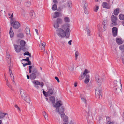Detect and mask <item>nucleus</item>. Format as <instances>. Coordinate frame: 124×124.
<instances>
[{"mask_svg": "<svg viewBox=\"0 0 124 124\" xmlns=\"http://www.w3.org/2000/svg\"><path fill=\"white\" fill-rule=\"evenodd\" d=\"M5 116H6L7 117L8 116V114L5 113H0V119H2L4 118Z\"/></svg>", "mask_w": 124, "mask_h": 124, "instance_id": "19", "label": "nucleus"}, {"mask_svg": "<svg viewBox=\"0 0 124 124\" xmlns=\"http://www.w3.org/2000/svg\"><path fill=\"white\" fill-rule=\"evenodd\" d=\"M61 43L63 45H65V44H66V42L65 41H62V42Z\"/></svg>", "mask_w": 124, "mask_h": 124, "instance_id": "56", "label": "nucleus"}, {"mask_svg": "<svg viewBox=\"0 0 124 124\" xmlns=\"http://www.w3.org/2000/svg\"><path fill=\"white\" fill-rule=\"evenodd\" d=\"M37 75L36 73H32L30 75V78L31 80H34L36 78Z\"/></svg>", "mask_w": 124, "mask_h": 124, "instance_id": "16", "label": "nucleus"}, {"mask_svg": "<svg viewBox=\"0 0 124 124\" xmlns=\"http://www.w3.org/2000/svg\"><path fill=\"white\" fill-rule=\"evenodd\" d=\"M62 105V102L61 101H59L56 102L55 105L54 106L55 107L57 108H59L61 107L60 106Z\"/></svg>", "mask_w": 124, "mask_h": 124, "instance_id": "14", "label": "nucleus"}, {"mask_svg": "<svg viewBox=\"0 0 124 124\" xmlns=\"http://www.w3.org/2000/svg\"><path fill=\"white\" fill-rule=\"evenodd\" d=\"M121 79H120L119 82L118 83L117 82V81L116 80H115L113 82L114 84V85H115V86L114 87V88H115V87H118V85H120L121 87L122 84L121 83Z\"/></svg>", "mask_w": 124, "mask_h": 124, "instance_id": "13", "label": "nucleus"}, {"mask_svg": "<svg viewBox=\"0 0 124 124\" xmlns=\"http://www.w3.org/2000/svg\"><path fill=\"white\" fill-rule=\"evenodd\" d=\"M28 63H27L28 65H31V62L29 61V60L27 62Z\"/></svg>", "mask_w": 124, "mask_h": 124, "instance_id": "58", "label": "nucleus"}, {"mask_svg": "<svg viewBox=\"0 0 124 124\" xmlns=\"http://www.w3.org/2000/svg\"><path fill=\"white\" fill-rule=\"evenodd\" d=\"M6 85H7L8 87H9L11 89H12V86L11 85H10V83L8 82V81L6 83Z\"/></svg>", "mask_w": 124, "mask_h": 124, "instance_id": "45", "label": "nucleus"}, {"mask_svg": "<svg viewBox=\"0 0 124 124\" xmlns=\"http://www.w3.org/2000/svg\"><path fill=\"white\" fill-rule=\"evenodd\" d=\"M30 15L32 19H34L36 16L35 13L34 11L30 13Z\"/></svg>", "mask_w": 124, "mask_h": 124, "instance_id": "26", "label": "nucleus"}, {"mask_svg": "<svg viewBox=\"0 0 124 124\" xmlns=\"http://www.w3.org/2000/svg\"><path fill=\"white\" fill-rule=\"evenodd\" d=\"M61 116L62 118H63L66 116L65 115L64 112L61 113Z\"/></svg>", "mask_w": 124, "mask_h": 124, "instance_id": "42", "label": "nucleus"}, {"mask_svg": "<svg viewBox=\"0 0 124 124\" xmlns=\"http://www.w3.org/2000/svg\"><path fill=\"white\" fill-rule=\"evenodd\" d=\"M6 57L8 62L10 61V56L9 54H7Z\"/></svg>", "mask_w": 124, "mask_h": 124, "instance_id": "39", "label": "nucleus"}, {"mask_svg": "<svg viewBox=\"0 0 124 124\" xmlns=\"http://www.w3.org/2000/svg\"><path fill=\"white\" fill-rule=\"evenodd\" d=\"M8 66H10V67L12 66L11 63V62L10 61H8Z\"/></svg>", "mask_w": 124, "mask_h": 124, "instance_id": "55", "label": "nucleus"}, {"mask_svg": "<svg viewBox=\"0 0 124 124\" xmlns=\"http://www.w3.org/2000/svg\"><path fill=\"white\" fill-rule=\"evenodd\" d=\"M54 78L56 80H57V82L58 83H59L60 82L59 80L57 77H54Z\"/></svg>", "mask_w": 124, "mask_h": 124, "instance_id": "52", "label": "nucleus"}, {"mask_svg": "<svg viewBox=\"0 0 124 124\" xmlns=\"http://www.w3.org/2000/svg\"><path fill=\"white\" fill-rule=\"evenodd\" d=\"M102 6L103 8L107 9H109L110 8L109 5L106 2H104L103 3Z\"/></svg>", "mask_w": 124, "mask_h": 124, "instance_id": "17", "label": "nucleus"}, {"mask_svg": "<svg viewBox=\"0 0 124 124\" xmlns=\"http://www.w3.org/2000/svg\"><path fill=\"white\" fill-rule=\"evenodd\" d=\"M53 2L55 4L58 3L57 1L56 0H53Z\"/></svg>", "mask_w": 124, "mask_h": 124, "instance_id": "62", "label": "nucleus"}, {"mask_svg": "<svg viewBox=\"0 0 124 124\" xmlns=\"http://www.w3.org/2000/svg\"><path fill=\"white\" fill-rule=\"evenodd\" d=\"M60 13L58 12H55L54 13L55 16H53V17L54 18H55L59 16Z\"/></svg>", "mask_w": 124, "mask_h": 124, "instance_id": "29", "label": "nucleus"}, {"mask_svg": "<svg viewBox=\"0 0 124 124\" xmlns=\"http://www.w3.org/2000/svg\"><path fill=\"white\" fill-rule=\"evenodd\" d=\"M101 89V88L100 86L99 88H97L95 89L96 97L97 98H99L100 99L102 97V91Z\"/></svg>", "mask_w": 124, "mask_h": 124, "instance_id": "5", "label": "nucleus"}, {"mask_svg": "<svg viewBox=\"0 0 124 124\" xmlns=\"http://www.w3.org/2000/svg\"><path fill=\"white\" fill-rule=\"evenodd\" d=\"M72 42V40H70L68 42V44L70 45H71V42Z\"/></svg>", "mask_w": 124, "mask_h": 124, "instance_id": "61", "label": "nucleus"}, {"mask_svg": "<svg viewBox=\"0 0 124 124\" xmlns=\"http://www.w3.org/2000/svg\"><path fill=\"white\" fill-rule=\"evenodd\" d=\"M29 73H36L37 76H41V74L40 72L38 71V70L36 68L34 67L33 66H32L31 65L29 66Z\"/></svg>", "mask_w": 124, "mask_h": 124, "instance_id": "4", "label": "nucleus"}, {"mask_svg": "<svg viewBox=\"0 0 124 124\" xmlns=\"http://www.w3.org/2000/svg\"><path fill=\"white\" fill-rule=\"evenodd\" d=\"M54 26L55 28H58L59 26V24L57 22H55L54 24Z\"/></svg>", "mask_w": 124, "mask_h": 124, "instance_id": "32", "label": "nucleus"}, {"mask_svg": "<svg viewBox=\"0 0 124 124\" xmlns=\"http://www.w3.org/2000/svg\"><path fill=\"white\" fill-rule=\"evenodd\" d=\"M119 17L120 20H122L124 19V15L120 14L119 16Z\"/></svg>", "mask_w": 124, "mask_h": 124, "instance_id": "38", "label": "nucleus"}, {"mask_svg": "<svg viewBox=\"0 0 124 124\" xmlns=\"http://www.w3.org/2000/svg\"><path fill=\"white\" fill-rule=\"evenodd\" d=\"M46 112L45 111L43 112L42 113V114L44 116L45 115H46Z\"/></svg>", "mask_w": 124, "mask_h": 124, "instance_id": "64", "label": "nucleus"}, {"mask_svg": "<svg viewBox=\"0 0 124 124\" xmlns=\"http://www.w3.org/2000/svg\"><path fill=\"white\" fill-rule=\"evenodd\" d=\"M54 90V88L53 86H51V87H49L46 93L47 95L49 96L53 94Z\"/></svg>", "mask_w": 124, "mask_h": 124, "instance_id": "7", "label": "nucleus"}, {"mask_svg": "<svg viewBox=\"0 0 124 124\" xmlns=\"http://www.w3.org/2000/svg\"><path fill=\"white\" fill-rule=\"evenodd\" d=\"M119 49L121 51H124V44L122 45L119 46Z\"/></svg>", "mask_w": 124, "mask_h": 124, "instance_id": "41", "label": "nucleus"}, {"mask_svg": "<svg viewBox=\"0 0 124 124\" xmlns=\"http://www.w3.org/2000/svg\"><path fill=\"white\" fill-rule=\"evenodd\" d=\"M31 5V3L29 1H27L25 4V6L26 7H29Z\"/></svg>", "mask_w": 124, "mask_h": 124, "instance_id": "30", "label": "nucleus"}, {"mask_svg": "<svg viewBox=\"0 0 124 124\" xmlns=\"http://www.w3.org/2000/svg\"><path fill=\"white\" fill-rule=\"evenodd\" d=\"M22 63L23 64V66L24 67H25L26 66V65H28V64L27 63Z\"/></svg>", "mask_w": 124, "mask_h": 124, "instance_id": "59", "label": "nucleus"}, {"mask_svg": "<svg viewBox=\"0 0 124 124\" xmlns=\"http://www.w3.org/2000/svg\"><path fill=\"white\" fill-rule=\"evenodd\" d=\"M95 80L97 84H98V85L100 86L104 80V79L103 78L100 76L98 74H96L95 76Z\"/></svg>", "mask_w": 124, "mask_h": 124, "instance_id": "3", "label": "nucleus"}, {"mask_svg": "<svg viewBox=\"0 0 124 124\" xmlns=\"http://www.w3.org/2000/svg\"><path fill=\"white\" fill-rule=\"evenodd\" d=\"M56 110L57 111L59 114H61V113L64 112V108L62 106L59 108H57Z\"/></svg>", "mask_w": 124, "mask_h": 124, "instance_id": "12", "label": "nucleus"}, {"mask_svg": "<svg viewBox=\"0 0 124 124\" xmlns=\"http://www.w3.org/2000/svg\"><path fill=\"white\" fill-rule=\"evenodd\" d=\"M80 97L81 98L82 101L84 102L85 104H86L87 101L86 98H85L83 97H82L81 95H80Z\"/></svg>", "mask_w": 124, "mask_h": 124, "instance_id": "36", "label": "nucleus"}, {"mask_svg": "<svg viewBox=\"0 0 124 124\" xmlns=\"http://www.w3.org/2000/svg\"><path fill=\"white\" fill-rule=\"evenodd\" d=\"M99 9V7L98 6H96L94 10V11L96 12Z\"/></svg>", "mask_w": 124, "mask_h": 124, "instance_id": "50", "label": "nucleus"}, {"mask_svg": "<svg viewBox=\"0 0 124 124\" xmlns=\"http://www.w3.org/2000/svg\"><path fill=\"white\" fill-rule=\"evenodd\" d=\"M121 88V87H120V88H119L118 87H115L114 89H115V90H114V91L116 93V94H118L121 91V89L120 88Z\"/></svg>", "mask_w": 124, "mask_h": 124, "instance_id": "18", "label": "nucleus"}, {"mask_svg": "<svg viewBox=\"0 0 124 124\" xmlns=\"http://www.w3.org/2000/svg\"><path fill=\"white\" fill-rule=\"evenodd\" d=\"M17 36L18 37L21 38H23L24 37V34L22 33H21L18 34H17Z\"/></svg>", "mask_w": 124, "mask_h": 124, "instance_id": "27", "label": "nucleus"}, {"mask_svg": "<svg viewBox=\"0 0 124 124\" xmlns=\"http://www.w3.org/2000/svg\"><path fill=\"white\" fill-rule=\"evenodd\" d=\"M43 94L46 97H47V96H48L47 95H46V93L47 92H45L44 91H43Z\"/></svg>", "mask_w": 124, "mask_h": 124, "instance_id": "57", "label": "nucleus"}, {"mask_svg": "<svg viewBox=\"0 0 124 124\" xmlns=\"http://www.w3.org/2000/svg\"><path fill=\"white\" fill-rule=\"evenodd\" d=\"M29 60V57H26V59H23L21 60V61H25L27 62Z\"/></svg>", "mask_w": 124, "mask_h": 124, "instance_id": "47", "label": "nucleus"}, {"mask_svg": "<svg viewBox=\"0 0 124 124\" xmlns=\"http://www.w3.org/2000/svg\"><path fill=\"white\" fill-rule=\"evenodd\" d=\"M84 12L85 13L86 15H88L89 14V12L88 10L86 8H84Z\"/></svg>", "mask_w": 124, "mask_h": 124, "instance_id": "40", "label": "nucleus"}, {"mask_svg": "<svg viewBox=\"0 0 124 124\" xmlns=\"http://www.w3.org/2000/svg\"><path fill=\"white\" fill-rule=\"evenodd\" d=\"M50 100L52 101V103L53 104L55 102V98L54 96H51L50 97Z\"/></svg>", "mask_w": 124, "mask_h": 124, "instance_id": "28", "label": "nucleus"}, {"mask_svg": "<svg viewBox=\"0 0 124 124\" xmlns=\"http://www.w3.org/2000/svg\"><path fill=\"white\" fill-rule=\"evenodd\" d=\"M13 27L15 29H18L20 26V23L17 22H15L13 24Z\"/></svg>", "mask_w": 124, "mask_h": 124, "instance_id": "10", "label": "nucleus"}, {"mask_svg": "<svg viewBox=\"0 0 124 124\" xmlns=\"http://www.w3.org/2000/svg\"><path fill=\"white\" fill-rule=\"evenodd\" d=\"M14 46L15 50L16 52L19 53L21 51V48L20 46L16 45L15 44L14 45Z\"/></svg>", "mask_w": 124, "mask_h": 124, "instance_id": "11", "label": "nucleus"}, {"mask_svg": "<svg viewBox=\"0 0 124 124\" xmlns=\"http://www.w3.org/2000/svg\"><path fill=\"white\" fill-rule=\"evenodd\" d=\"M85 79H89L90 77L88 75H86Z\"/></svg>", "mask_w": 124, "mask_h": 124, "instance_id": "54", "label": "nucleus"}, {"mask_svg": "<svg viewBox=\"0 0 124 124\" xmlns=\"http://www.w3.org/2000/svg\"><path fill=\"white\" fill-rule=\"evenodd\" d=\"M117 18L116 17L113 15L111 17V20L112 21L111 24L110 25L111 27H113L117 25Z\"/></svg>", "mask_w": 124, "mask_h": 124, "instance_id": "6", "label": "nucleus"}, {"mask_svg": "<svg viewBox=\"0 0 124 124\" xmlns=\"http://www.w3.org/2000/svg\"><path fill=\"white\" fill-rule=\"evenodd\" d=\"M78 51H76L75 53V55L76 58V59L77 60V59L78 56Z\"/></svg>", "mask_w": 124, "mask_h": 124, "instance_id": "46", "label": "nucleus"}, {"mask_svg": "<svg viewBox=\"0 0 124 124\" xmlns=\"http://www.w3.org/2000/svg\"><path fill=\"white\" fill-rule=\"evenodd\" d=\"M39 45L40 46H42V48L43 50H45L44 47L46 45V43H45L44 42L42 43H41L40 45Z\"/></svg>", "mask_w": 124, "mask_h": 124, "instance_id": "31", "label": "nucleus"}, {"mask_svg": "<svg viewBox=\"0 0 124 124\" xmlns=\"http://www.w3.org/2000/svg\"><path fill=\"white\" fill-rule=\"evenodd\" d=\"M106 124H115L113 122H111L110 121H108L107 123Z\"/></svg>", "mask_w": 124, "mask_h": 124, "instance_id": "53", "label": "nucleus"}, {"mask_svg": "<svg viewBox=\"0 0 124 124\" xmlns=\"http://www.w3.org/2000/svg\"><path fill=\"white\" fill-rule=\"evenodd\" d=\"M30 53L29 52H26L25 53H24L23 54V55H29V54Z\"/></svg>", "mask_w": 124, "mask_h": 124, "instance_id": "51", "label": "nucleus"}, {"mask_svg": "<svg viewBox=\"0 0 124 124\" xmlns=\"http://www.w3.org/2000/svg\"><path fill=\"white\" fill-rule=\"evenodd\" d=\"M62 119H63V121L65 122H67L68 120V117L67 116H66Z\"/></svg>", "mask_w": 124, "mask_h": 124, "instance_id": "34", "label": "nucleus"}, {"mask_svg": "<svg viewBox=\"0 0 124 124\" xmlns=\"http://www.w3.org/2000/svg\"><path fill=\"white\" fill-rule=\"evenodd\" d=\"M64 20L65 22H70V19L69 18L66 17L64 18Z\"/></svg>", "mask_w": 124, "mask_h": 124, "instance_id": "43", "label": "nucleus"}, {"mask_svg": "<svg viewBox=\"0 0 124 124\" xmlns=\"http://www.w3.org/2000/svg\"><path fill=\"white\" fill-rule=\"evenodd\" d=\"M119 8H117L114 10V14L115 15H117L118 14L119 12Z\"/></svg>", "mask_w": 124, "mask_h": 124, "instance_id": "24", "label": "nucleus"}, {"mask_svg": "<svg viewBox=\"0 0 124 124\" xmlns=\"http://www.w3.org/2000/svg\"><path fill=\"white\" fill-rule=\"evenodd\" d=\"M9 33L10 37L12 38L14 36V32L13 31L12 28L11 27L9 31Z\"/></svg>", "mask_w": 124, "mask_h": 124, "instance_id": "23", "label": "nucleus"}, {"mask_svg": "<svg viewBox=\"0 0 124 124\" xmlns=\"http://www.w3.org/2000/svg\"><path fill=\"white\" fill-rule=\"evenodd\" d=\"M33 83L35 85H39L40 84V83L37 80H34L32 81Z\"/></svg>", "mask_w": 124, "mask_h": 124, "instance_id": "37", "label": "nucleus"}, {"mask_svg": "<svg viewBox=\"0 0 124 124\" xmlns=\"http://www.w3.org/2000/svg\"><path fill=\"white\" fill-rule=\"evenodd\" d=\"M39 85L41 86V87H42L44 85V84L43 82H41L40 83V84Z\"/></svg>", "mask_w": 124, "mask_h": 124, "instance_id": "63", "label": "nucleus"}, {"mask_svg": "<svg viewBox=\"0 0 124 124\" xmlns=\"http://www.w3.org/2000/svg\"><path fill=\"white\" fill-rule=\"evenodd\" d=\"M44 116L46 119H48V116L47 115H46H46Z\"/></svg>", "mask_w": 124, "mask_h": 124, "instance_id": "60", "label": "nucleus"}, {"mask_svg": "<svg viewBox=\"0 0 124 124\" xmlns=\"http://www.w3.org/2000/svg\"><path fill=\"white\" fill-rule=\"evenodd\" d=\"M20 44L22 48L24 47L26 44L25 42L23 40H22L20 42Z\"/></svg>", "mask_w": 124, "mask_h": 124, "instance_id": "22", "label": "nucleus"}, {"mask_svg": "<svg viewBox=\"0 0 124 124\" xmlns=\"http://www.w3.org/2000/svg\"><path fill=\"white\" fill-rule=\"evenodd\" d=\"M52 9L53 10H55L57 9V6L56 4H54L52 6Z\"/></svg>", "mask_w": 124, "mask_h": 124, "instance_id": "35", "label": "nucleus"}, {"mask_svg": "<svg viewBox=\"0 0 124 124\" xmlns=\"http://www.w3.org/2000/svg\"><path fill=\"white\" fill-rule=\"evenodd\" d=\"M71 2L70 1H69L68 2V6L69 8H71Z\"/></svg>", "mask_w": 124, "mask_h": 124, "instance_id": "44", "label": "nucleus"}, {"mask_svg": "<svg viewBox=\"0 0 124 124\" xmlns=\"http://www.w3.org/2000/svg\"><path fill=\"white\" fill-rule=\"evenodd\" d=\"M112 35L114 37H116L117 35L118 29L116 27H113L112 29Z\"/></svg>", "mask_w": 124, "mask_h": 124, "instance_id": "8", "label": "nucleus"}, {"mask_svg": "<svg viewBox=\"0 0 124 124\" xmlns=\"http://www.w3.org/2000/svg\"><path fill=\"white\" fill-rule=\"evenodd\" d=\"M89 72L86 69H85L83 72V75H81L79 77V79L80 80H81L83 79L84 78L85 76L87 73H88Z\"/></svg>", "mask_w": 124, "mask_h": 124, "instance_id": "9", "label": "nucleus"}, {"mask_svg": "<svg viewBox=\"0 0 124 124\" xmlns=\"http://www.w3.org/2000/svg\"><path fill=\"white\" fill-rule=\"evenodd\" d=\"M83 3L84 8H87L88 6V4L85 1V0H83Z\"/></svg>", "mask_w": 124, "mask_h": 124, "instance_id": "25", "label": "nucleus"}, {"mask_svg": "<svg viewBox=\"0 0 124 124\" xmlns=\"http://www.w3.org/2000/svg\"><path fill=\"white\" fill-rule=\"evenodd\" d=\"M107 21L106 20H104L102 24V27H103V28L101 30L102 31H104L105 30V25L107 24Z\"/></svg>", "mask_w": 124, "mask_h": 124, "instance_id": "15", "label": "nucleus"}, {"mask_svg": "<svg viewBox=\"0 0 124 124\" xmlns=\"http://www.w3.org/2000/svg\"><path fill=\"white\" fill-rule=\"evenodd\" d=\"M20 93L22 98L26 102L30 104V100L28 95L24 91H20Z\"/></svg>", "mask_w": 124, "mask_h": 124, "instance_id": "2", "label": "nucleus"}, {"mask_svg": "<svg viewBox=\"0 0 124 124\" xmlns=\"http://www.w3.org/2000/svg\"><path fill=\"white\" fill-rule=\"evenodd\" d=\"M86 29L88 35L89 36H90V31L88 29V28L87 27L86 28Z\"/></svg>", "mask_w": 124, "mask_h": 124, "instance_id": "49", "label": "nucleus"}, {"mask_svg": "<svg viewBox=\"0 0 124 124\" xmlns=\"http://www.w3.org/2000/svg\"><path fill=\"white\" fill-rule=\"evenodd\" d=\"M56 22L58 24H61L62 22V19L60 18H58L56 20Z\"/></svg>", "mask_w": 124, "mask_h": 124, "instance_id": "33", "label": "nucleus"}, {"mask_svg": "<svg viewBox=\"0 0 124 124\" xmlns=\"http://www.w3.org/2000/svg\"><path fill=\"white\" fill-rule=\"evenodd\" d=\"M116 43L118 45H121L123 43V41L121 39L119 38H117L116 39Z\"/></svg>", "mask_w": 124, "mask_h": 124, "instance_id": "21", "label": "nucleus"}, {"mask_svg": "<svg viewBox=\"0 0 124 124\" xmlns=\"http://www.w3.org/2000/svg\"><path fill=\"white\" fill-rule=\"evenodd\" d=\"M24 31L27 35H30V29L28 27H27L25 28Z\"/></svg>", "mask_w": 124, "mask_h": 124, "instance_id": "20", "label": "nucleus"}, {"mask_svg": "<svg viewBox=\"0 0 124 124\" xmlns=\"http://www.w3.org/2000/svg\"><path fill=\"white\" fill-rule=\"evenodd\" d=\"M70 25L69 24H65L62 25V28H59L56 30L57 33L59 36L65 37L68 38H69L70 35V31L69 27Z\"/></svg>", "mask_w": 124, "mask_h": 124, "instance_id": "1", "label": "nucleus"}, {"mask_svg": "<svg viewBox=\"0 0 124 124\" xmlns=\"http://www.w3.org/2000/svg\"><path fill=\"white\" fill-rule=\"evenodd\" d=\"M89 79H85V80L84 82L85 84L88 83L89 81Z\"/></svg>", "mask_w": 124, "mask_h": 124, "instance_id": "48", "label": "nucleus"}]
</instances>
